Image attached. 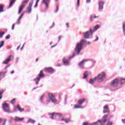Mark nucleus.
I'll return each mask as SVG.
<instances>
[{
    "label": "nucleus",
    "instance_id": "10",
    "mask_svg": "<svg viewBox=\"0 0 125 125\" xmlns=\"http://www.w3.org/2000/svg\"><path fill=\"white\" fill-rule=\"evenodd\" d=\"M2 108L4 112L10 113V111H9V106H8V104H6V103L2 104Z\"/></svg>",
    "mask_w": 125,
    "mask_h": 125
},
{
    "label": "nucleus",
    "instance_id": "42",
    "mask_svg": "<svg viewBox=\"0 0 125 125\" xmlns=\"http://www.w3.org/2000/svg\"><path fill=\"white\" fill-rule=\"evenodd\" d=\"M6 40H8L10 39V35H8L5 37Z\"/></svg>",
    "mask_w": 125,
    "mask_h": 125
},
{
    "label": "nucleus",
    "instance_id": "26",
    "mask_svg": "<svg viewBox=\"0 0 125 125\" xmlns=\"http://www.w3.org/2000/svg\"><path fill=\"white\" fill-rule=\"evenodd\" d=\"M49 116H51L50 117V119H52V120H53L54 118H53V116H54V115H55V113H48Z\"/></svg>",
    "mask_w": 125,
    "mask_h": 125
},
{
    "label": "nucleus",
    "instance_id": "29",
    "mask_svg": "<svg viewBox=\"0 0 125 125\" xmlns=\"http://www.w3.org/2000/svg\"><path fill=\"white\" fill-rule=\"evenodd\" d=\"M5 33V32H4L0 31V39H1V38L3 37V35H4Z\"/></svg>",
    "mask_w": 125,
    "mask_h": 125
},
{
    "label": "nucleus",
    "instance_id": "60",
    "mask_svg": "<svg viewBox=\"0 0 125 125\" xmlns=\"http://www.w3.org/2000/svg\"><path fill=\"white\" fill-rule=\"evenodd\" d=\"M39 74H41V75H42V74H43V73L42 72V70H41Z\"/></svg>",
    "mask_w": 125,
    "mask_h": 125
},
{
    "label": "nucleus",
    "instance_id": "64",
    "mask_svg": "<svg viewBox=\"0 0 125 125\" xmlns=\"http://www.w3.org/2000/svg\"><path fill=\"white\" fill-rule=\"evenodd\" d=\"M87 43V44H90V42H88Z\"/></svg>",
    "mask_w": 125,
    "mask_h": 125
},
{
    "label": "nucleus",
    "instance_id": "58",
    "mask_svg": "<svg viewBox=\"0 0 125 125\" xmlns=\"http://www.w3.org/2000/svg\"><path fill=\"white\" fill-rule=\"evenodd\" d=\"M39 87H40L38 86V87L33 88V89H32V90H35V89H37V88H39Z\"/></svg>",
    "mask_w": 125,
    "mask_h": 125
},
{
    "label": "nucleus",
    "instance_id": "43",
    "mask_svg": "<svg viewBox=\"0 0 125 125\" xmlns=\"http://www.w3.org/2000/svg\"><path fill=\"white\" fill-rule=\"evenodd\" d=\"M93 16L90 15V21H93Z\"/></svg>",
    "mask_w": 125,
    "mask_h": 125
},
{
    "label": "nucleus",
    "instance_id": "32",
    "mask_svg": "<svg viewBox=\"0 0 125 125\" xmlns=\"http://www.w3.org/2000/svg\"><path fill=\"white\" fill-rule=\"evenodd\" d=\"M3 44H4V41L0 42V48H1L3 46Z\"/></svg>",
    "mask_w": 125,
    "mask_h": 125
},
{
    "label": "nucleus",
    "instance_id": "41",
    "mask_svg": "<svg viewBox=\"0 0 125 125\" xmlns=\"http://www.w3.org/2000/svg\"><path fill=\"white\" fill-rule=\"evenodd\" d=\"M2 74H3V75H5V74H6V72H0V77L1 76V75H2Z\"/></svg>",
    "mask_w": 125,
    "mask_h": 125
},
{
    "label": "nucleus",
    "instance_id": "12",
    "mask_svg": "<svg viewBox=\"0 0 125 125\" xmlns=\"http://www.w3.org/2000/svg\"><path fill=\"white\" fill-rule=\"evenodd\" d=\"M118 84H119V79H115L111 82L110 85L111 87H116Z\"/></svg>",
    "mask_w": 125,
    "mask_h": 125
},
{
    "label": "nucleus",
    "instance_id": "13",
    "mask_svg": "<svg viewBox=\"0 0 125 125\" xmlns=\"http://www.w3.org/2000/svg\"><path fill=\"white\" fill-rule=\"evenodd\" d=\"M13 56L12 55H10L7 59H6L4 62H3V64H5V65H7V64H8V63H9V62H10V61H11V60H12V59H13Z\"/></svg>",
    "mask_w": 125,
    "mask_h": 125
},
{
    "label": "nucleus",
    "instance_id": "59",
    "mask_svg": "<svg viewBox=\"0 0 125 125\" xmlns=\"http://www.w3.org/2000/svg\"><path fill=\"white\" fill-rule=\"evenodd\" d=\"M66 25L67 27L69 28V23H66Z\"/></svg>",
    "mask_w": 125,
    "mask_h": 125
},
{
    "label": "nucleus",
    "instance_id": "28",
    "mask_svg": "<svg viewBox=\"0 0 125 125\" xmlns=\"http://www.w3.org/2000/svg\"><path fill=\"white\" fill-rule=\"evenodd\" d=\"M4 92V90L3 89H1L0 90V99H1L2 98V96L1 95Z\"/></svg>",
    "mask_w": 125,
    "mask_h": 125
},
{
    "label": "nucleus",
    "instance_id": "2",
    "mask_svg": "<svg viewBox=\"0 0 125 125\" xmlns=\"http://www.w3.org/2000/svg\"><path fill=\"white\" fill-rule=\"evenodd\" d=\"M75 56H76V53H73L72 55L68 57V59L63 58L62 59V63L64 65V66H69V65H70V60L73 59V58H74Z\"/></svg>",
    "mask_w": 125,
    "mask_h": 125
},
{
    "label": "nucleus",
    "instance_id": "53",
    "mask_svg": "<svg viewBox=\"0 0 125 125\" xmlns=\"http://www.w3.org/2000/svg\"><path fill=\"white\" fill-rule=\"evenodd\" d=\"M57 45V43H56L55 45H52L51 46V48H53V47H55Z\"/></svg>",
    "mask_w": 125,
    "mask_h": 125
},
{
    "label": "nucleus",
    "instance_id": "34",
    "mask_svg": "<svg viewBox=\"0 0 125 125\" xmlns=\"http://www.w3.org/2000/svg\"><path fill=\"white\" fill-rule=\"evenodd\" d=\"M24 14H25V12L22 13V14H21V16L19 18V20H21V19H22V17H23V16H24Z\"/></svg>",
    "mask_w": 125,
    "mask_h": 125
},
{
    "label": "nucleus",
    "instance_id": "62",
    "mask_svg": "<svg viewBox=\"0 0 125 125\" xmlns=\"http://www.w3.org/2000/svg\"><path fill=\"white\" fill-rule=\"evenodd\" d=\"M19 48H20V46H19L17 48V50H18V49H19Z\"/></svg>",
    "mask_w": 125,
    "mask_h": 125
},
{
    "label": "nucleus",
    "instance_id": "25",
    "mask_svg": "<svg viewBox=\"0 0 125 125\" xmlns=\"http://www.w3.org/2000/svg\"><path fill=\"white\" fill-rule=\"evenodd\" d=\"M125 21H124L123 23V33H124V35L125 36Z\"/></svg>",
    "mask_w": 125,
    "mask_h": 125
},
{
    "label": "nucleus",
    "instance_id": "50",
    "mask_svg": "<svg viewBox=\"0 0 125 125\" xmlns=\"http://www.w3.org/2000/svg\"><path fill=\"white\" fill-rule=\"evenodd\" d=\"M9 67H10V64H8V65L6 66L4 68V69L6 70V69H7V68H8Z\"/></svg>",
    "mask_w": 125,
    "mask_h": 125
},
{
    "label": "nucleus",
    "instance_id": "23",
    "mask_svg": "<svg viewBox=\"0 0 125 125\" xmlns=\"http://www.w3.org/2000/svg\"><path fill=\"white\" fill-rule=\"evenodd\" d=\"M88 74V73L87 72V71H85L83 73V79H86V78H87Z\"/></svg>",
    "mask_w": 125,
    "mask_h": 125
},
{
    "label": "nucleus",
    "instance_id": "52",
    "mask_svg": "<svg viewBox=\"0 0 125 125\" xmlns=\"http://www.w3.org/2000/svg\"><path fill=\"white\" fill-rule=\"evenodd\" d=\"M15 26V24H13L12 26V30H14V26Z\"/></svg>",
    "mask_w": 125,
    "mask_h": 125
},
{
    "label": "nucleus",
    "instance_id": "38",
    "mask_svg": "<svg viewBox=\"0 0 125 125\" xmlns=\"http://www.w3.org/2000/svg\"><path fill=\"white\" fill-rule=\"evenodd\" d=\"M108 117V115H105L103 116L102 121H104V120H106L107 118Z\"/></svg>",
    "mask_w": 125,
    "mask_h": 125
},
{
    "label": "nucleus",
    "instance_id": "55",
    "mask_svg": "<svg viewBox=\"0 0 125 125\" xmlns=\"http://www.w3.org/2000/svg\"><path fill=\"white\" fill-rule=\"evenodd\" d=\"M83 125H88V124L86 122H84L83 124Z\"/></svg>",
    "mask_w": 125,
    "mask_h": 125
},
{
    "label": "nucleus",
    "instance_id": "37",
    "mask_svg": "<svg viewBox=\"0 0 125 125\" xmlns=\"http://www.w3.org/2000/svg\"><path fill=\"white\" fill-rule=\"evenodd\" d=\"M80 108H82V106H78L76 104L74 105V107H73V109H78Z\"/></svg>",
    "mask_w": 125,
    "mask_h": 125
},
{
    "label": "nucleus",
    "instance_id": "6",
    "mask_svg": "<svg viewBox=\"0 0 125 125\" xmlns=\"http://www.w3.org/2000/svg\"><path fill=\"white\" fill-rule=\"evenodd\" d=\"M48 96L49 100L47 101V102H50V101H51L52 103L54 104L57 102V100H56V98H55V96H54V95H53L52 94H48Z\"/></svg>",
    "mask_w": 125,
    "mask_h": 125
},
{
    "label": "nucleus",
    "instance_id": "3",
    "mask_svg": "<svg viewBox=\"0 0 125 125\" xmlns=\"http://www.w3.org/2000/svg\"><path fill=\"white\" fill-rule=\"evenodd\" d=\"M105 75L104 72H102L98 75L97 77L94 78V80L98 82V83H102L105 79Z\"/></svg>",
    "mask_w": 125,
    "mask_h": 125
},
{
    "label": "nucleus",
    "instance_id": "33",
    "mask_svg": "<svg viewBox=\"0 0 125 125\" xmlns=\"http://www.w3.org/2000/svg\"><path fill=\"white\" fill-rule=\"evenodd\" d=\"M3 11V5H0V13L2 12Z\"/></svg>",
    "mask_w": 125,
    "mask_h": 125
},
{
    "label": "nucleus",
    "instance_id": "7",
    "mask_svg": "<svg viewBox=\"0 0 125 125\" xmlns=\"http://www.w3.org/2000/svg\"><path fill=\"white\" fill-rule=\"evenodd\" d=\"M107 122V119H104V120H98L97 122L93 123V124H90L89 125H104V124Z\"/></svg>",
    "mask_w": 125,
    "mask_h": 125
},
{
    "label": "nucleus",
    "instance_id": "17",
    "mask_svg": "<svg viewBox=\"0 0 125 125\" xmlns=\"http://www.w3.org/2000/svg\"><path fill=\"white\" fill-rule=\"evenodd\" d=\"M84 101H85V99L79 100L77 101V104H78V105H82Z\"/></svg>",
    "mask_w": 125,
    "mask_h": 125
},
{
    "label": "nucleus",
    "instance_id": "15",
    "mask_svg": "<svg viewBox=\"0 0 125 125\" xmlns=\"http://www.w3.org/2000/svg\"><path fill=\"white\" fill-rule=\"evenodd\" d=\"M45 71L46 73H49L50 74H53V73H54V70L51 67H47L45 68Z\"/></svg>",
    "mask_w": 125,
    "mask_h": 125
},
{
    "label": "nucleus",
    "instance_id": "9",
    "mask_svg": "<svg viewBox=\"0 0 125 125\" xmlns=\"http://www.w3.org/2000/svg\"><path fill=\"white\" fill-rule=\"evenodd\" d=\"M93 61V60H89V59H86V60H83L82 61H81L78 64V65L79 66V67L81 68V69H83L84 67V62H87V61Z\"/></svg>",
    "mask_w": 125,
    "mask_h": 125
},
{
    "label": "nucleus",
    "instance_id": "61",
    "mask_svg": "<svg viewBox=\"0 0 125 125\" xmlns=\"http://www.w3.org/2000/svg\"><path fill=\"white\" fill-rule=\"evenodd\" d=\"M94 18H98V16H94Z\"/></svg>",
    "mask_w": 125,
    "mask_h": 125
},
{
    "label": "nucleus",
    "instance_id": "46",
    "mask_svg": "<svg viewBox=\"0 0 125 125\" xmlns=\"http://www.w3.org/2000/svg\"><path fill=\"white\" fill-rule=\"evenodd\" d=\"M77 7H79V6H80V0H77Z\"/></svg>",
    "mask_w": 125,
    "mask_h": 125
},
{
    "label": "nucleus",
    "instance_id": "39",
    "mask_svg": "<svg viewBox=\"0 0 125 125\" xmlns=\"http://www.w3.org/2000/svg\"><path fill=\"white\" fill-rule=\"evenodd\" d=\"M104 114H105V113H109V108L107 109H104L103 110Z\"/></svg>",
    "mask_w": 125,
    "mask_h": 125
},
{
    "label": "nucleus",
    "instance_id": "51",
    "mask_svg": "<svg viewBox=\"0 0 125 125\" xmlns=\"http://www.w3.org/2000/svg\"><path fill=\"white\" fill-rule=\"evenodd\" d=\"M54 24H55V23H54V22H53V25L50 26V27H49L50 29H51L52 28H53V27H54Z\"/></svg>",
    "mask_w": 125,
    "mask_h": 125
},
{
    "label": "nucleus",
    "instance_id": "16",
    "mask_svg": "<svg viewBox=\"0 0 125 125\" xmlns=\"http://www.w3.org/2000/svg\"><path fill=\"white\" fill-rule=\"evenodd\" d=\"M104 5V2L100 1L99 2V10H102L103 9V6Z\"/></svg>",
    "mask_w": 125,
    "mask_h": 125
},
{
    "label": "nucleus",
    "instance_id": "49",
    "mask_svg": "<svg viewBox=\"0 0 125 125\" xmlns=\"http://www.w3.org/2000/svg\"><path fill=\"white\" fill-rule=\"evenodd\" d=\"M9 67H10V64H8V65L6 66L4 68V69L6 70V69H7V68H8Z\"/></svg>",
    "mask_w": 125,
    "mask_h": 125
},
{
    "label": "nucleus",
    "instance_id": "4",
    "mask_svg": "<svg viewBox=\"0 0 125 125\" xmlns=\"http://www.w3.org/2000/svg\"><path fill=\"white\" fill-rule=\"evenodd\" d=\"M92 35H93V32L92 29H90L89 30L83 33L84 39H89V37L92 36Z\"/></svg>",
    "mask_w": 125,
    "mask_h": 125
},
{
    "label": "nucleus",
    "instance_id": "1",
    "mask_svg": "<svg viewBox=\"0 0 125 125\" xmlns=\"http://www.w3.org/2000/svg\"><path fill=\"white\" fill-rule=\"evenodd\" d=\"M86 41L85 40L83 39L80 42L77 43L76 46L75 48V50L77 52V54H80V52L83 49V44H85Z\"/></svg>",
    "mask_w": 125,
    "mask_h": 125
},
{
    "label": "nucleus",
    "instance_id": "44",
    "mask_svg": "<svg viewBox=\"0 0 125 125\" xmlns=\"http://www.w3.org/2000/svg\"><path fill=\"white\" fill-rule=\"evenodd\" d=\"M107 109H109L107 105H105L104 107V110H107Z\"/></svg>",
    "mask_w": 125,
    "mask_h": 125
},
{
    "label": "nucleus",
    "instance_id": "14",
    "mask_svg": "<svg viewBox=\"0 0 125 125\" xmlns=\"http://www.w3.org/2000/svg\"><path fill=\"white\" fill-rule=\"evenodd\" d=\"M50 2V0H43L42 1V3H43L45 5L46 9H48V4H49Z\"/></svg>",
    "mask_w": 125,
    "mask_h": 125
},
{
    "label": "nucleus",
    "instance_id": "54",
    "mask_svg": "<svg viewBox=\"0 0 125 125\" xmlns=\"http://www.w3.org/2000/svg\"><path fill=\"white\" fill-rule=\"evenodd\" d=\"M90 1H91V0H86V3H89Z\"/></svg>",
    "mask_w": 125,
    "mask_h": 125
},
{
    "label": "nucleus",
    "instance_id": "22",
    "mask_svg": "<svg viewBox=\"0 0 125 125\" xmlns=\"http://www.w3.org/2000/svg\"><path fill=\"white\" fill-rule=\"evenodd\" d=\"M11 1L10 2V4L9 5V7H11L12 5H13V3L15 2V0H10Z\"/></svg>",
    "mask_w": 125,
    "mask_h": 125
},
{
    "label": "nucleus",
    "instance_id": "57",
    "mask_svg": "<svg viewBox=\"0 0 125 125\" xmlns=\"http://www.w3.org/2000/svg\"><path fill=\"white\" fill-rule=\"evenodd\" d=\"M34 7L36 8V7H38V3H36L35 5H34Z\"/></svg>",
    "mask_w": 125,
    "mask_h": 125
},
{
    "label": "nucleus",
    "instance_id": "5",
    "mask_svg": "<svg viewBox=\"0 0 125 125\" xmlns=\"http://www.w3.org/2000/svg\"><path fill=\"white\" fill-rule=\"evenodd\" d=\"M28 2H29V0H25L22 2L19 9L18 14L21 13V12L23 11V9H24V8L26 6V5Z\"/></svg>",
    "mask_w": 125,
    "mask_h": 125
},
{
    "label": "nucleus",
    "instance_id": "31",
    "mask_svg": "<svg viewBox=\"0 0 125 125\" xmlns=\"http://www.w3.org/2000/svg\"><path fill=\"white\" fill-rule=\"evenodd\" d=\"M55 116H56L57 117H59V118H61V117H62V114L61 113H55Z\"/></svg>",
    "mask_w": 125,
    "mask_h": 125
},
{
    "label": "nucleus",
    "instance_id": "47",
    "mask_svg": "<svg viewBox=\"0 0 125 125\" xmlns=\"http://www.w3.org/2000/svg\"><path fill=\"white\" fill-rule=\"evenodd\" d=\"M96 39L94 40V42H97L98 40H99V38L97 37V36H95Z\"/></svg>",
    "mask_w": 125,
    "mask_h": 125
},
{
    "label": "nucleus",
    "instance_id": "48",
    "mask_svg": "<svg viewBox=\"0 0 125 125\" xmlns=\"http://www.w3.org/2000/svg\"><path fill=\"white\" fill-rule=\"evenodd\" d=\"M62 38V36H59V40L58 41V42H60Z\"/></svg>",
    "mask_w": 125,
    "mask_h": 125
},
{
    "label": "nucleus",
    "instance_id": "24",
    "mask_svg": "<svg viewBox=\"0 0 125 125\" xmlns=\"http://www.w3.org/2000/svg\"><path fill=\"white\" fill-rule=\"evenodd\" d=\"M44 97V94H42V96L40 98V102L41 103L43 104V98Z\"/></svg>",
    "mask_w": 125,
    "mask_h": 125
},
{
    "label": "nucleus",
    "instance_id": "45",
    "mask_svg": "<svg viewBox=\"0 0 125 125\" xmlns=\"http://www.w3.org/2000/svg\"><path fill=\"white\" fill-rule=\"evenodd\" d=\"M107 125H113V123L109 121L107 122Z\"/></svg>",
    "mask_w": 125,
    "mask_h": 125
},
{
    "label": "nucleus",
    "instance_id": "11",
    "mask_svg": "<svg viewBox=\"0 0 125 125\" xmlns=\"http://www.w3.org/2000/svg\"><path fill=\"white\" fill-rule=\"evenodd\" d=\"M33 1L32 0V1L29 3V5L27 7L26 11V13L30 14L32 13V6L33 5Z\"/></svg>",
    "mask_w": 125,
    "mask_h": 125
},
{
    "label": "nucleus",
    "instance_id": "21",
    "mask_svg": "<svg viewBox=\"0 0 125 125\" xmlns=\"http://www.w3.org/2000/svg\"><path fill=\"white\" fill-rule=\"evenodd\" d=\"M17 109H18V110H19L20 112H23V111H24V108H21V107H20V106H19V104H18V105L17 106Z\"/></svg>",
    "mask_w": 125,
    "mask_h": 125
},
{
    "label": "nucleus",
    "instance_id": "40",
    "mask_svg": "<svg viewBox=\"0 0 125 125\" xmlns=\"http://www.w3.org/2000/svg\"><path fill=\"white\" fill-rule=\"evenodd\" d=\"M15 100H16L15 99H13V100H12L11 101V104H14V103H15Z\"/></svg>",
    "mask_w": 125,
    "mask_h": 125
},
{
    "label": "nucleus",
    "instance_id": "35",
    "mask_svg": "<svg viewBox=\"0 0 125 125\" xmlns=\"http://www.w3.org/2000/svg\"><path fill=\"white\" fill-rule=\"evenodd\" d=\"M58 10H59V5H56V10H55V12L57 13L58 12Z\"/></svg>",
    "mask_w": 125,
    "mask_h": 125
},
{
    "label": "nucleus",
    "instance_id": "36",
    "mask_svg": "<svg viewBox=\"0 0 125 125\" xmlns=\"http://www.w3.org/2000/svg\"><path fill=\"white\" fill-rule=\"evenodd\" d=\"M94 81H95L94 80V79H90L89 83H91V84H92V83H94Z\"/></svg>",
    "mask_w": 125,
    "mask_h": 125
},
{
    "label": "nucleus",
    "instance_id": "27",
    "mask_svg": "<svg viewBox=\"0 0 125 125\" xmlns=\"http://www.w3.org/2000/svg\"><path fill=\"white\" fill-rule=\"evenodd\" d=\"M62 121H63L64 122H65V123H66V124H68V123L70 122V119L68 118L67 119H64L62 118Z\"/></svg>",
    "mask_w": 125,
    "mask_h": 125
},
{
    "label": "nucleus",
    "instance_id": "18",
    "mask_svg": "<svg viewBox=\"0 0 125 125\" xmlns=\"http://www.w3.org/2000/svg\"><path fill=\"white\" fill-rule=\"evenodd\" d=\"M14 120L16 122H22L24 120V118H20L18 117H16Z\"/></svg>",
    "mask_w": 125,
    "mask_h": 125
},
{
    "label": "nucleus",
    "instance_id": "20",
    "mask_svg": "<svg viewBox=\"0 0 125 125\" xmlns=\"http://www.w3.org/2000/svg\"><path fill=\"white\" fill-rule=\"evenodd\" d=\"M31 123V124H35L36 123V121L32 119H29L28 120V121H27V124H29V123Z\"/></svg>",
    "mask_w": 125,
    "mask_h": 125
},
{
    "label": "nucleus",
    "instance_id": "63",
    "mask_svg": "<svg viewBox=\"0 0 125 125\" xmlns=\"http://www.w3.org/2000/svg\"><path fill=\"white\" fill-rule=\"evenodd\" d=\"M11 74H14V71H12L11 72Z\"/></svg>",
    "mask_w": 125,
    "mask_h": 125
},
{
    "label": "nucleus",
    "instance_id": "30",
    "mask_svg": "<svg viewBox=\"0 0 125 125\" xmlns=\"http://www.w3.org/2000/svg\"><path fill=\"white\" fill-rule=\"evenodd\" d=\"M120 82H121V84H124V83H125V79L123 78V79H120Z\"/></svg>",
    "mask_w": 125,
    "mask_h": 125
},
{
    "label": "nucleus",
    "instance_id": "8",
    "mask_svg": "<svg viewBox=\"0 0 125 125\" xmlns=\"http://www.w3.org/2000/svg\"><path fill=\"white\" fill-rule=\"evenodd\" d=\"M42 78H44V74H38V77L34 79L33 81L36 82V84H38L39 82L41 81V79H42Z\"/></svg>",
    "mask_w": 125,
    "mask_h": 125
},
{
    "label": "nucleus",
    "instance_id": "19",
    "mask_svg": "<svg viewBox=\"0 0 125 125\" xmlns=\"http://www.w3.org/2000/svg\"><path fill=\"white\" fill-rule=\"evenodd\" d=\"M100 28V26L98 24L95 26L93 27V30H92L93 33H94V32H95V31H96L97 30H98V29H99Z\"/></svg>",
    "mask_w": 125,
    "mask_h": 125
},
{
    "label": "nucleus",
    "instance_id": "56",
    "mask_svg": "<svg viewBox=\"0 0 125 125\" xmlns=\"http://www.w3.org/2000/svg\"><path fill=\"white\" fill-rule=\"evenodd\" d=\"M17 24H20V20L18 19V21H17Z\"/></svg>",
    "mask_w": 125,
    "mask_h": 125
}]
</instances>
